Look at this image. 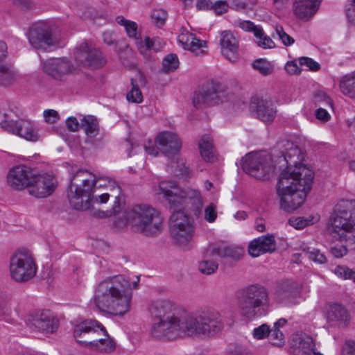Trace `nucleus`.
I'll return each instance as SVG.
<instances>
[{
	"mask_svg": "<svg viewBox=\"0 0 355 355\" xmlns=\"http://www.w3.org/2000/svg\"><path fill=\"white\" fill-rule=\"evenodd\" d=\"M148 311L153 320L150 334L156 338L173 340L184 336L208 338L223 328L221 315L213 307L187 313L169 300H157Z\"/></svg>",
	"mask_w": 355,
	"mask_h": 355,
	"instance_id": "obj_1",
	"label": "nucleus"
},
{
	"mask_svg": "<svg viewBox=\"0 0 355 355\" xmlns=\"http://www.w3.org/2000/svg\"><path fill=\"white\" fill-rule=\"evenodd\" d=\"M280 155H275L277 167L286 166L279 174L277 193L281 208L288 212L296 210L304 202L311 189L313 173L302 165L303 155L293 142L282 141L278 144Z\"/></svg>",
	"mask_w": 355,
	"mask_h": 355,
	"instance_id": "obj_2",
	"label": "nucleus"
},
{
	"mask_svg": "<svg viewBox=\"0 0 355 355\" xmlns=\"http://www.w3.org/2000/svg\"><path fill=\"white\" fill-rule=\"evenodd\" d=\"M139 279L131 282L122 275L107 277L95 288L94 303L101 312L123 315L130 311L132 291L138 288Z\"/></svg>",
	"mask_w": 355,
	"mask_h": 355,
	"instance_id": "obj_3",
	"label": "nucleus"
},
{
	"mask_svg": "<svg viewBox=\"0 0 355 355\" xmlns=\"http://www.w3.org/2000/svg\"><path fill=\"white\" fill-rule=\"evenodd\" d=\"M115 215L114 225L118 229L129 226L134 232L153 237L159 234L164 228L161 212L149 205L137 204Z\"/></svg>",
	"mask_w": 355,
	"mask_h": 355,
	"instance_id": "obj_4",
	"label": "nucleus"
},
{
	"mask_svg": "<svg viewBox=\"0 0 355 355\" xmlns=\"http://www.w3.org/2000/svg\"><path fill=\"white\" fill-rule=\"evenodd\" d=\"M328 231L334 238L355 248V200H343L337 204L329 218Z\"/></svg>",
	"mask_w": 355,
	"mask_h": 355,
	"instance_id": "obj_5",
	"label": "nucleus"
},
{
	"mask_svg": "<svg viewBox=\"0 0 355 355\" xmlns=\"http://www.w3.org/2000/svg\"><path fill=\"white\" fill-rule=\"evenodd\" d=\"M73 336L78 343L92 350L111 353L115 349V343L105 327L94 320H85L77 324Z\"/></svg>",
	"mask_w": 355,
	"mask_h": 355,
	"instance_id": "obj_6",
	"label": "nucleus"
},
{
	"mask_svg": "<svg viewBox=\"0 0 355 355\" xmlns=\"http://www.w3.org/2000/svg\"><path fill=\"white\" fill-rule=\"evenodd\" d=\"M96 176L87 170H79L71 178L67 198L71 206L76 210H87L94 204Z\"/></svg>",
	"mask_w": 355,
	"mask_h": 355,
	"instance_id": "obj_7",
	"label": "nucleus"
},
{
	"mask_svg": "<svg viewBox=\"0 0 355 355\" xmlns=\"http://www.w3.org/2000/svg\"><path fill=\"white\" fill-rule=\"evenodd\" d=\"M270 305L268 289L259 284L242 288L238 297V308L245 318L252 320L265 315Z\"/></svg>",
	"mask_w": 355,
	"mask_h": 355,
	"instance_id": "obj_8",
	"label": "nucleus"
},
{
	"mask_svg": "<svg viewBox=\"0 0 355 355\" xmlns=\"http://www.w3.org/2000/svg\"><path fill=\"white\" fill-rule=\"evenodd\" d=\"M95 190L94 192V203H106L110 197L114 198L112 208L106 211H98L94 212V215L98 218H105L112 215L119 214L124 209L125 200L121 193V189L116 182L107 177L96 178L95 182Z\"/></svg>",
	"mask_w": 355,
	"mask_h": 355,
	"instance_id": "obj_9",
	"label": "nucleus"
},
{
	"mask_svg": "<svg viewBox=\"0 0 355 355\" xmlns=\"http://www.w3.org/2000/svg\"><path fill=\"white\" fill-rule=\"evenodd\" d=\"M159 194H163L169 204L174 207L185 201H190L193 206V213L196 216L201 214L203 205V197L198 189L178 188L175 182L162 181L159 184Z\"/></svg>",
	"mask_w": 355,
	"mask_h": 355,
	"instance_id": "obj_10",
	"label": "nucleus"
},
{
	"mask_svg": "<svg viewBox=\"0 0 355 355\" xmlns=\"http://www.w3.org/2000/svg\"><path fill=\"white\" fill-rule=\"evenodd\" d=\"M169 233L174 245L183 250L192 248L195 227L191 218L184 211H178L171 216Z\"/></svg>",
	"mask_w": 355,
	"mask_h": 355,
	"instance_id": "obj_11",
	"label": "nucleus"
},
{
	"mask_svg": "<svg viewBox=\"0 0 355 355\" xmlns=\"http://www.w3.org/2000/svg\"><path fill=\"white\" fill-rule=\"evenodd\" d=\"M242 162L243 171L259 180L268 178L277 167L272 155L265 151L248 153L243 158Z\"/></svg>",
	"mask_w": 355,
	"mask_h": 355,
	"instance_id": "obj_12",
	"label": "nucleus"
},
{
	"mask_svg": "<svg viewBox=\"0 0 355 355\" xmlns=\"http://www.w3.org/2000/svg\"><path fill=\"white\" fill-rule=\"evenodd\" d=\"M36 272V263L29 250H19L10 258V273L15 281L28 282L35 277Z\"/></svg>",
	"mask_w": 355,
	"mask_h": 355,
	"instance_id": "obj_13",
	"label": "nucleus"
},
{
	"mask_svg": "<svg viewBox=\"0 0 355 355\" xmlns=\"http://www.w3.org/2000/svg\"><path fill=\"white\" fill-rule=\"evenodd\" d=\"M27 37L30 44L36 49L46 51L58 43L51 26L44 21L33 24L28 29Z\"/></svg>",
	"mask_w": 355,
	"mask_h": 355,
	"instance_id": "obj_14",
	"label": "nucleus"
},
{
	"mask_svg": "<svg viewBox=\"0 0 355 355\" xmlns=\"http://www.w3.org/2000/svg\"><path fill=\"white\" fill-rule=\"evenodd\" d=\"M73 58L78 66L92 69L101 68L106 63L102 52L86 42H82L76 46Z\"/></svg>",
	"mask_w": 355,
	"mask_h": 355,
	"instance_id": "obj_15",
	"label": "nucleus"
},
{
	"mask_svg": "<svg viewBox=\"0 0 355 355\" xmlns=\"http://www.w3.org/2000/svg\"><path fill=\"white\" fill-rule=\"evenodd\" d=\"M0 127L4 130L29 141L35 142L40 138L38 128L30 119L4 120L0 123Z\"/></svg>",
	"mask_w": 355,
	"mask_h": 355,
	"instance_id": "obj_16",
	"label": "nucleus"
},
{
	"mask_svg": "<svg viewBox=\"0 0 355 355\" xmlns=\"http://www.w3.org/2000/svg\"><path fill=\"white\" fill-rule=\"evenodd\" d=\"M26 324L33 331L48 334L58 329L59 320L50 310H41L31 313Z\"/></svg>",
	"mask_w": 355,
	"mask_h": 355,
	"instance_id": "obj_17",
	"label": "nucleus"
},
{
	"mask_svg": "<svg viewBox=\"0 0 355 355\" xmlns=\"http://www.w3.org/2000/svg\"><path fill=\"white\" fill-rule=\"evenodd\" d=\"M43 71L55 80H64L68 75L76 73L79 69L66 58H54L44 62Z\"/></svg>",
	"mask_w": 355,
	"mask_h": 355,
	"instance_id": "obj_18",
	"label": "nucleus"
},
{
	"mask_svg": "<svg viewBox=\"0 0 355 355\" xmlns=\"http://www.w3.org/2000/svg\"><path fill=\"white\" fill-rule=\"evenodd\" d=\"M57 187L55 178L49 173H33L28 190L30 195L38 198L51 196Z\"/></svg>",
	"mask_w": 355,
	"mask_h": 355,
	"instance_id": "obj_19",
	"label": "nucleus"
},
{
	"mask_svg": "<svg viewBox=\"0 0 355 355\" xmlns=\"http://www.w3.org/2000/svg\"><path fill=\"white\" fill-rule=\"evenodd\" d=\"M33 171L24 165H19L12 167L7 175L8 185L15 190H22L28 188Z\"/></svg>",
	"mask_w": 355,
	"mask_h": 355,
	"instance_id": "obj_20",
	"label": "nucleus"
},
{
	"mask_svg": "<svg viewBox=\"0 0 355 355\" xmlns=\"http://www.w3.org/2000/svg\"><path fill=\"white\" fill-rule=\"evenodd\" d=\"M220 85L218 83H207L194 94L193 103L196 108L203 105H210L218 99Z\"/></svg>",
	"mask_w": 355,
	"mask_h": 355,
	"instance_id": "obj_21",
	"label": "nucleus"
},
{
	"mask_svg": "<svg viewBox=\"0 0 355 355\" xmlns=\"http://www.w3.org/2000/svg\"><path fill=\"white\" fill-rule=\"evenodd\" d=\"M155 142L162 153L168 157L177 155L182 147V142L178 136L171 132L159 133Z\"/></svg>",
	"mask_w": 355,
	"mask_h": 355,
	"instance_id": "obj_22",
	"label": "nucleus"
},
{
	"mask_svg": "<svg viewBox=\"0 0 355 355\" xmlns=\"http://www.w3.org/2000/svg\"><path fill=\"white\" fill-rule=\"evenodd\" d=\"M250 108L255 116L265 123H272L276 116V108L270 101L266 99L252 98Z\"/></svg>",
	"mask_w": 355,
	"mask_h": 355,
	"instance_id": "obj_23",
	"label": "nucleus"
},
{
	"mask_svg": "<svg viewBox=\"0 0 355 355\" xmlns=\"http://www.w3.org/2000/svg\"><path fill=\"white\" fill-rule=\"evenodd\" d=\"M326 318L331 327H345L349 322L347 310L340 304H332L329 306Z\"/></svg>",
	"mask_w": 355,
	"mask_h": 355,
	"instance_id": "obj_24",
	"label": "nucleus"
},
{
	"mask_svg": "<svg viewBox=\"0 0 355 355\" xmlns=\"http://www.w3.org/2000/svg\"><path fill=\"white\" fill-rule=\"evenodd\" d=\"M220 45L222 54L230 62H234L238 58L239 42L230 31L220 33Z\"/></svg>",
	"mask_w": 355,
	"mask_h": 355,
	"instance_id": "obj_25",
	"label": "nucleus"
},
{
	"mask_svg": "<svg viewBox=\"0 0 355 355\" xmlns=\"http://www.w3.org/2000/svg\"><path fill=\"white\" fill-rule=\"evenodd\" d=\"M275 248L274 236L268 234L252 241L248 246V253L250 256L257 257L262 254L273 252Z\"/></svg>",
	"mask_w": 355,
	"mask_h": 355,
	"instance_id": "obj_26",
	"label": "nucleus"
},
{
	"mask_svg": "<svg viewBox=\"0 0 355 355\" xmlns=\"http://www.w3.org/2000/svg\"><path fill=\"white\" fill-rule=\"evenodd\" d=\"M320 0H295L293 12L295 15L303 20H309L317 12Z\"/></svg>",
	"mask_w": 355,
	"mask_h": 355,
	"instance_id": "obj_27",
	"label": "nucleus"
},
{
	"mask_svg": "<svg viewBox=\"0 0 355 355\" xmlns=\"http://www.w3.org/2000/svg\"><path fill=\"white\" fill-rule=\"evenodd\" d=\"M178 40L182 44L184 49L191 51L196 55L205 53L202 47L205 44L204 41L198 39L195 35L184 30L178 36Z\"/></svg>",
	"mask_w": 355,
	"mask_h": 355,
	"instance_id": "obj_28",
	"label": "nucleus"
},
{
	"mask_svg": "<svg viewBox=\"0 0 355 355\" xmlns=\"http://www.w3.org/2000/svg\"><path fill=\"white\" fill-rule=\"evenodd\" d=\"M214 254L224 259H240L244 254V248L234 245H221L212 248Z\"/></svg>",
	"mask_w": 355,
	"mask_h": 355,
	"instance_id": "obj_29",
	"label": "nucleus"
},
{
	"mask_svg": "<svg viewBox=\"0 0 355 355\" xmlns=\"http://www.w3.org/2000/svg\"><path fill=\"white\" fill-rule=\"evenodd\" d=\"M292 345L297 350L298 355H309L315 350V343L313 338L306 334H297L293 336Z\"/></svg>",
	"mask_w": 355,
	"mask_h": 355,
	"instance_id": "obj_30",
	"label": "nucleus"
},
{
	"mask_svg": "<svg viewBox=\"0 0 355 355\" xmlns=\"http://www.w3.org/2000/svg\"><path fill=\"white\" fill-rule=\"evenodd\" d=\"M116 21L119 25L125 27V32L128 37L135 40L137 49H141L143 51L145 45L143 44V40H141L140 33L138 31V26L137 23L125 19L123 16L116 17Z\"/></svg>",
	"mask_w": 355,
	"mask_h": 355,
	"instance_id": "obj_31",
	"label": "nucleus"
},
{
	"mask_svg": "<svg viewBox=\"0 0 355 355\" xmlns=\"http://www.w3.org/2000/svg\"><path fill=\"white\" fill-rule=\"evenodd\" d=\"M216 255L214 254L213 249L207 250L204 257L198 263L199 271L207 275L214 273L218 268V264L216 260Z\"/></svg>",
	"mask_w": 355,
	"mask_h": 355,
	"instance_id": "obj_32",
	"label": "nucleus"
},
{
	"mask_svg": "<svg viewBox=\"0 0 355 355\" xmlns=\"http://www.w3.org/2000/svg\"><path fill=\"white\" fill-rule=\"evenodd\" d=\"M198 146L200 155L207 162H212L214 159L213 138L210 135H203L199 141Z\"/></svg>",
	"mask_w": 355,
	"mask_h": 355,
	"instance_id": "obj_33",
	"label": "nucleus"
},
{
	"mask_svg": "<svg viewBox=\"0 0 355 355\" xmlns=\"http://www.w3.org/2000/svg\"><path fill=\"white\" fill-rule=\"evenodd\" d=\"M295 292V284L291 281L286 280L277 286L275 296L277 300L282 302L293 296Z\"/></svg>",
	"mask_w": 355,
	"mask_h": 355,
	"instance_id": "obj_34",
	"label": "nucleus"
},
{
	"mask_svg": "<svg viewBox=\"0 0 355 355\" xmlns=\"http://www.w3.org/2000/svg\"><path fill=\"white\" fill-rule=\"evenodd\" d=\"M172 158L170 167L174 175L175 176L187 178L190 173L189 166L187 164V162L182 158L180 157L178 154L172 157Z\"/></svg>",
	"mask_w": 355,
	"mask_h": 355,
	"instance_id": "obj_35",
	"label": "nucleus"
},
{
	"mask_svg": "<svg viewBox=\"0 0 355 355\" xmlns=\"http://www.w3.org/2000/svg\"><path fill=\"white\" fill-rule=\"evenodd\" d=\"M80 127L89 137H95L99 132L98 121L91 115L85 116L82 119Z\"/></svg>",
	"mask_w": 355,
	"mask_h": 355,
	"instance_id": "obj_36",
	"label": "nucleus"
},
{
	"mask_svg": "<svg viewBox=\"0 0 355 355\" xmlns=\"http://www.w3.org/2000/svg\"><path fill=\"white\" fill-rule=\"evenodd\" d=\"M340 89L344 95L355 98V72L343 77L340 83Z\"/></svg>",
	"mask_w": 355,
	"mask_h": 355,
	"instance_id": "obj_37",
	"label": "nucleus"
},
{
	"mask_svg": "<svg viewBox=\"0 0 355 355\" xmlns=\"http://www.w3.org/2000/svg\"><path fill=\"white\" fill-rule=\"evenodd\" d=\"M17 78V73L10 67L0 64V85H10Z\"/></svg>",
	"mask_w": 355,
	"mask_h": 355,
	"instance_id": "obj_38",
	"label": "nucleus"
},
{
	"mask_svg": "<svg viewBox=\"0 0 355 355\" xmlns=\"http://www.w3.org/2000/svg\"><path fill=\"white\" fill-rule=\"evenodd\" d=\"M234 26L244 31L252 32L254 36H258L261 34V26L254 25L253 22L249 20L236 19L234 21Z\"/></svg>",
	"mask_w": 355,
	"mask_h": 355,
	"instance_id": "obj_39",
	"label": "nucleus"
},
{
	"mask_svg": "<svg viewBox=\"0 0 355 355\" xmlns=\"http://www.w3.org/2000/svg\"><path fill=\"white\" fill-rule=\"evenodd\" d=\"M179 67L178 58L175 54L171 53L162 60V71L166 73L173 72Z\"/></svg>",
	"mask_w": 355,
	"mask_h": 355,
	"instance_id": "obj_40",
	"label": "nucleus"
},
{
	"mask_svg": "<svg viewBox=\"0 0 355 355\" xmlns=\"http://www.w3.org/2000/svg\"><path fill=\"white\" fill-rule=\"evenodd\" d=\"M253 68L263 76H268L274 71V64L266 59L256 60L252 64Z\"/></svg>",
	"mask_w": 355,
	"mask_h": 355,
	"instance_id": "obj_41",
	"label": "nucleus"
},
{
	"mask_svg": "<svg viewBox=\"0 0 355 355\" xmlns=\"http://www.w3.org/2000/svg\"><path fill=\"white\" fill-rule=\"evenodd\" d=\"M143 44L145 45L143 49L144 50L142 51L141 49H138L141 54H147V52L150 50L158 51L163 47L164 44L162 40L158 38L150 40L149 37L145 38V40L143 41Z\"/></svg>",
	"mask_w": 355,
	"mask_h": 355,
	"instance_id": "obj_42",
	"label": "nucleus"
},
{
	"mask_svg": "<svg viewBox=\"0 0 355 355\" xmlns=\"http://www.w3.org/2000/svg\"><path fill=\"white\" fill-rule=\"evenodd\" d=\"M334 272L343 279H350L355 284V268H349L346 266H337Z\"/></svg>",
	"mask_w": 355,
	"mask_h": 355,
	"instance_id": "obj_43",
	"label": "nucleus"
},
{
	"mask_svg": "<svg viewBox=\"0 0 355 355\" xmlns=\"http://www.w3.org/2000/svg\"><path fill=\"white\" fill-rule=\"evenodd\" d=\"M167 17V12L164 9H155L151 14L152 22L158 28H161L165 24Z\"/></svg>",
	"mask_w": 355,
	"mask_h": 355,
	"instance_id": "obj_44",
	"label": "nucleus"
},
{
	"mask_svg": "<svg viewBox=\"0 0 355 355\" xmlns=\"http://www.w3.org/2000/svg\"><path fill=\"white\" fill-rule=\"evenodd\" d=\"M131 84L132 89L127 94L126 98L129 102L139 103L142 101L143 99L141 92L133 79L131 80Z\"/></svg>",
	"mask_w": 355,
	"mask_h": 355,
	"instance_id": "obj_45",
	"label": "nucleus"
},
{
	"mask_svg": "<svg viewBox=\"0 0 355 355\" xmlns=\"http://www.w3.org/2000/svg\"><path fill=\"white\" fill-rule=\"evenodd\" d=\"M261 33L258 36H254L257 38V44L259 47L263 49H272L275 46V42L268 35H265L262 28L261 27Z\"/></svg>",
	"mask_w": 355,
	"mask_h": 355,
	"instance_id": "obj_46",
	"label": "nucleus"
},
{
	"mask_svg": "<svg viewBox=\"0 0 355 355\" xmlns=\"http://www.w3.org/2000/svg\"><path fill=\"white\" fill-rule=\"evenodd\" d=\"M268 336L270 337V343L275 346L282 347L285 343L284 336L279 329H270V333Z\"/></svg>",
	"mask_w": 355,
	"mask_h": 355,
	"instance_id": "obj_47",
	"label": "nucleus"
},
{
	"mask_svg": "<svg viewBox=\"0 0 355 355\" xmlns=\"http://www.w3.org/2000/svg\"><path fill=\"white\" fill-rule=\"evenodd\" d=\"M275 34L278 38L282 42L284 46H288L294 44L295 40L288 35L284 30L283 27L280 25H276Z\"/></svg>",
	"mask_w": 355,
	"mask_h": 355,
	"instance_id": "obj_48",
	"label": "nucleus"
},
{
	"mask_svg": "<svg viewBox=\"0 0 355 355\" xmlns=\"http://www.w3.org/2000/svg\"><path fill=\"white\" fill-rule=\"evenodd\" d=\"M204 218L209 223H214L217 218V206L216 204L211 202L205 207L204 209Z\"/></svg>",
	"mask_w": 355,
	"mask_h": 355,
	"instance_id": "obj_49",
	"label": "nucleus"
},
{
	"mask_svg": "<svg viewBox=\"0 0 355 355\" xmlns=\"http://www.w3.org/2000/svg\"><path fill=\"white\" fill-rule=\"evenodd\" d=\"M305 254L309 259L318 263H324L327 261L326 257L317 249H312L311 250L308 249L305 251Z\"/></svg>",
	"mask_w": 355,
	"mask_h": 355,
	"instance_id": "obj_50",
	"label": "nucleus"
},
{
	"mask_svg": "<svg viewBox=\"0 0 355 355\" xmlns=\"http://www.w3.org/2000/svg\"><path fill=\"white\" fill-rule=\"evenodd\" d=\"M270 328L266 324H263L254 329L252 335L255 339L261 340L269 336Z\"/></svg>",
	"mask_w": 355,
	"mask_h": 355,
	"instance_id": "obj_51",
	"label": "nucleus"
},
{
	"mask_svg": "<svg viewBox=\"0 0 355 355\" xmlns=\"http://www.w3.org/2000/svg\"><path fill=\"white\" fill-rule=\"evenodd\" d=\"M299 64L300 66L306 67L309 69L313 71H317L320 69V64L312 58L308 57H301L298 59Z\"/></svg>",
	"mask_w": 355,
	"mask_h": 355,
	"instance_id": "obj_52",
	"label": "nucleus"
},
{
	"mask_svg": "<svg viewBox=\"0 0 355 355\" xmlns=\"http://www.w3.org/2000/svg\"><path fill=\"white\" fill-rule=\"evenodd\" d=\"M290 225L297 230H301L311 224V220L304 219L302 217H292L288 220Z\"/></svg>",
	"mask_w": 355,
	"mask_h": 355,
	"instance_id": "obj_53",
	"label": "nucleus"
},
{
	"mask_svg": "<svg viewBox=\"0 0 355 355\" xmlns=\"http://www.w3.org/2000/svg\"><path fill=\"white\" fill-rule=\"evenodd\" d=\"M314 99L316 103H323L332 107L333 101L331 98L323 91H318L314 94Z\"/></svg>",
	"mask_w": 355,
	"mask_h": 355,
	"instance_id": "obj_54",
	"label": "nucleus"
},
{
	"mask_svg": "<svg viewBox=\"0 0 355 355\" xmlns=\"http://www.w3.org/2000/svg\"><path fill=\"white\" fill-rule=\"evenodd\" d=\"M212 6L211 10H214L217 15L227 12L230 7L225 1H216L213 3Z\"/></svg>",
	"mask_w": 355,
	"mask_h": 355,
	"instance_id": "obj_55",
	"label": "nucleus"
},
{
	"mask_svg": "<svg viewBox=\"0 0 355 355\" xmlns=\"http://www.w3.org/2000/svg\"><path fill=\"white\" fill-rule=\"evenodd\" d=\"M43 115L44 120L50 124L55 123L60 119L58 112L54 110H46Z\"/></svg>",
	"mask_w": 355,
	"mask_h": 355,
	"instance_id": "obj_56",
	"label": "nucleus"
},
{
	"mask_svg": "<svg viewBox=\"0 0 355 355\" xmlns=\"http://www.w3.org/2000/svg\"><path fill=\"white\" fill-rule=\"evenodd\" d=\"M345 12L349 21L355 24V0H348Z\"/></svg>",
	"mask_w": 355,
	"mask_h": 355,
	"instance_id": "obj_57",
	"label": "nucleus"
},
{
	"mask_svg": "<svg viewBox=\"0 0 355 355\" xmlns=\"http://www.w3.org/2000/svg\"><path fill=\"white\" fill-rule=\"evenodd\" d=\"M342 355H355V341L346 340L342 349Z\"/></svg>",
	"mask_w": 355,
	"mask_h": 355,
	"instance_id": "obj_58",
	"label": "nucleus"
},
{
	"mask_svg": "<svg viewBox=\"0 0 355 355\" xmlns=\"http://www.w3.org/2000/svg\"><path fill=\"white\" fill-rule=\"evenodd\" d=\"M285 69L290 74H298L301 72L296 60L288 61L285 65Z\"/></svg>",
	"mask_w": 355,
	"mask_h": 355,
	"instance_id": "obj_59",
	"label": "nucleus"
},
{
	"mask_svg": "<svg viewBox=\"0 0 355 355\" xmlns=\"http://www.w3.org/2000/svg\"><path fill=\"white\" fill-rule=\"evenodd\" d=\"M331 254L336 258H341L347 252V249L345 245H336L331 249Z\"/></svg>",
	"mask_w": 355,
	"mask_h": 355,
	"instance_id": "obj_60",
	"label": "nucleus"
},
{
	"mask_svg": "<svg viewBox=\"0 0 355 355\" xmlns=\"http://www.w3.org/2000/svg\"><path fill=\"white\" fill-rule=\"evenodd\" d=\"M66 125L67 128L73 132L78 130L80 125L76 117H69L66 121Z\"/></svg>",
	"mask_w": 355,
	"mask_h": 355,
	"instance_id": "obj_61",
	"label": "nucleus"
},
{
	"mask_svg": "<svg viewBox=\"0 0 355 355\" xmlns=\"http://www.w3.org/2000/svg\"><path fill=\"white\" fill-rule=\"evenodd\" d=\"M316 119L324 122L328 121L330 119V114L324 108H318L315 110V113Z\"/></svg>",
	"mask_w": 355,
	"mask_h": 355,
	"instance_id": "obj_62",
	"label": "nucleus"
},
{
	"mask_svg": "<svg viewBox=\"0 0 355 355\" xmlns=\"http://www.w3.org/2000/svg\"><path fill=\"white\" fill-rule=\"evenodd\" d=\"M13 3L22 10H29L33 7L31 0H13Z\"/></svg>",
	"mask_w": 355,
	"mask_h": 355,
	"instance_id": "obj_63",
	"label": "nucleus"
},
{
	"mask_svg": "<svg viewBox=\"0 0 355 355\" xmlns=\"http://www.w3.org/2000/svg\"><path fill=\"white\" fill-rule=\"evenodd\" d=\"M213 2L209 0H198L196 7L198 10H211Z\"/></svg>",
	"mask_w": 355,
	"mask_h": 355,
	"instance_id": "obj_64",
	"label": "nucleus"
}]
</instances>
